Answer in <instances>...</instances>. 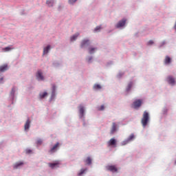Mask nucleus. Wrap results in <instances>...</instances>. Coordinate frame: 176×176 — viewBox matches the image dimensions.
<instances>
[{
    "instance_id": "nucleus-21",
    "label": "nucleus",
    "mask_w": 176,
    "mask_h": 176,
    "mask_svg": "<svg viewBox=\"0 0 176 176\" xmlns=\"http://www.w3.org/2000/svg\"><path fill=\"white\" fill-rule=\"evenodd\" d=\"M79 36V33H76L71 37V41H76V38Z\"/></svg>"
},
{
    "instance_id": "nucleus-17",
    "label": "nucleus",
    "mask_w": 176,
    "mask_h": 176,
    "mask_svg": "<svg viewBox=\"0 0 176 176\" xmlns=\"http://www.w3.org/2000/svg\"><path fill=\"white\" fill-rule=\"evenodd\" d=\"M47 92H43V93H40L39 94V98L41 100L45 98V97H47Z\"/></svg>"
},
{
    "instance_id": "nucleus-14",
    "label": "nucleus",
    "mask_w": 176,
    "mask_h": 176,
    "mask_svg": "<svg viewBox=\"0 0 176 176\" xmlns=\"http://www.w3.org/2000/svg\"><path fill=\"white\" fill-rule=\"evenodd\" d=\"M116 127H117L116 123L113 122L111 130V134H113V133L116 131Z\"/></svg>"
},
{
    "instance_id": "nucleus-15",
    "label": "nucleus",
    "mask_w": 176,
    "mask_h": 176,
    "mask_svg": "<svg viewBox=\"0 0 176 176\" xmlns=\"http://www.w3.org/2000/svg\"><path fill=\"white\" fill-rule=\"evenodd\" d=\"M5 71H8V65L0 66V72H5Z\"/></svg>"
},
{
    "instance_id": "nucleus-23",
    "label": "nucleus",
    "mask_w": 176,
    "mask_h": 176,
    "mask_svg": "<svg viewBox=\"0 0 176 176\" xmlns=\"http://www.w3.org/2000/svg\"><path fill=\"white\" fill-rule=\"evenodd\" d=\"M85 163L87 164H91V158L90 157H88L85 160Z\"/></svg>"
},
{
    "instance_id": "nucleus-12",
    "label": "nucleus",
    "mask_w": 176,
    "mask_h": 176,
    "mask_svg": "<svg viewBox=\"0 0 176 176\" xmlns=\"http://www.w3.org/2000/svg\"><path fill=\"white\" fill-rule=\"evenodd\" d=\"M21 166H24V162H16L13 165V168L14 169H17L19 167H21Z\"/></svg>"
},
{
    "instance_id": "nucleus-18",
    "label": "nucleus",
    "mask_w": 176,
    "mask_h": 176,
    "mask_svg": "<svg viewBox=\"0 0 176 176\" xmlns=\"http://www.w3.org/2000/svg\"><path fill=\"white\" fill-rule=\"evenodd\" d=\"M49 50H50V45H47L43 50V54H47L49 53Z\"/></svg>"
},
{
    "instance_id": "nucleus-6",
    "label": "nucleus",
    "mask_w": 176,
    "mask_h": 176,
    "mask_svg": "<svg viewBox=\"0 0 176 176\" xmlns=\"http://www.w3.org/2000/svg\"><path fill=\"white\" fill-rule=\"evenodd\" d=\"M36 76L38 80H45V78L43 77V74L42 73V71H41V70H38L37 72Z\"/></svg>"
},
{
    "instance_id": "nucleus-25",
    "label": "nucleus",
    "mask_w": 176,
    "mask_h": 176,
    "mask_svg": "<svg viewBox=\"0 0 176 176\" xmlns=\"http://www.w3.org/2000/svg\"><path fill=\"white\" fill-rule=\"evenodd\" d=\"M13 48L10 47H6L5 48H3V51L4 52H10V50H12Z\"/></svg>"
},
{
    "instance_id": "nucleus-1",
    "label": "nucleus",
    "mask_w": 176,
    "mask_h": 176,
    "mask_svg": "<svg viewBox=\"0 0 176 176\" xmlns=\"http://www.w3.org/2000/svg\"><path fill=\"white\" fill-rule=\"evenodd\" d=\"M148 122H149V113L147 111H144L143 113V117L141 120V123L142 124L143 127H146V125L148 124Z\"/></svg>"
},
{
    "instance_id": "nucleus-29",
    "label": "nucleus",
    "mask_w": 176,
    "mask_h": 176,
    "mask_svg": "<svg viewBox=\"0 0 176 176\" xmlns=\"http://www.w3.org/2000/svg\"><path fill=\"white\" fill-rule=\"evenodd\" d=\"M87 169H81L80 173H78V175H82L85 173V171H86Z\"/></svg>"
},
{
    "instance_id": "nucleus-8",
    "label": "nucleus",
    "mask_w": 176,
    "mask_h": 176,
    "mask_svg": "<svg viewBox=\"0 0 176 176\" xmlns=\"http://www.w3.org/2000/svg\"><path fill=\"white\" fill-rule=\"evenodd\" d=\"M90 45V40L89 39H84L81 42V47H86V46H89Z\"/></svg>"
},
{
    "instance_id": "nucleus-22",
    "label": "nucleus",
    "mask_w": 176,
    "mask_h": 176,
    "mask_svg": "<svg viewBox=\"0 0 176 176\" xmlns=\"http://www.w3.org/2000/svg\"><path fill=\"white\" fill-rule=\"evenodd\" d=\"M47 5H48V6H53V4L54 3V1L53 0H48L46 2Z\"/></svg>"
},
{
    "instance_id": "nucleus-13",
    "label": "nucleus",
    "mask_w": 176,
    "mask_h": 176,
    "mask_svg": "<svg viewBox=\"0 0 176 176\" xmlns=\"http://www.w3.org/2000/svg\"><path fill=\"white\" fill-rule=\"evenodd\" d=\"M167 80H168V82L170 83V85H174L175 83V80L171 76H168L167 78Z\"/></svg>"
},
{
    "instance_id": "nucleus-4",
    "label": "nucleus",
    "mask_w": 176,
    "mask_h": 176,
    "mask_svg": "<svg viewBox=\"0 0 176 176\" xmlns=\"http://www.w3.org/2000/svg\"><path fill=\"white\" fill-rule=\"evenodd\" d=\"M134 137L135 136L133 133L131 134L126 140H124V142H122V146L127 145V144L129 143L130 141H133V139L134 138Z\"/></svg>"
},
{
    "instance_id": "nucleus-27",
    "label": "nucleus",
    "mask_w": 176,
    "mask_h": 176,
    "mask_svg": "<svg viewBox=\"0 0 176 176\" xmlns=\"http://www.w3.org/2000/svg\"><path fill=\"white\" fill-rule=\"evenodd\" d=\"M42 142H43L42 139H38L37 141H36V144L37 145H42Z\"/></svg>"
},
{
    "instance_id": "nucleus-2",
    "label": "nucleus",
    "mask_w": 176,
    "mask_h": 176,
    "mask_svg": "<svg viewBox=\"0 0 176 176\" xmlns=\"http://www.w3.org/2000/svg\"><path fill=\"white\" fill-rule=\"evenodd\" d=\"M142 105V100H137L133 103V107L135 108V109H137V108H140Z\"/></svg>"
},
{
    "instance_id": "nucleus-16",
    "label": "nucleus",
    "mask_w": 176,
    "mask_h": 176,
    "mask_svg": "<svg viewBox=\"0 0 176 176\" xmlns=\"http://www.w3.org/2000/svg\"><path fill=\"white\" fill-rule=\"evenodd\" d=\"M31 124V121H30V119H28L25 124L24 129L25 130H28L30 129V124Z\"/></svg>"
},
{
    "instance_id": "nucleus-30",
    "label": "nucleus",
    "mask_w": 176,
    "mask_h": 176,
    "mask_svg": "<svg viewBox=\"0 0 176 176\" xmlns=\"http://www.w3.org/2000/svg\"><path fill=\"white\" fill-rule=\"evenodd\" d=\"M78 0H69V3L72 5L73 3H75Z\"/></svg>"
},
{
    "instance_id": "nucleus-10",
    "label": "nucleus",
    "mask_w": 176,
    "mask_h": 176,
    "mask_svg": "<svg viewBox=\"0 0 176 176\" xmlns=\"http://www.w3.org/2000/svg\"><path fill=\"white\" fill-rule=\"evenodd\" d=\"M108 146H116V140L115 138H111L108 142H107Z\"/></svg>"
},
{
    "instance_id": "nucleus-36",
    "label": "nucleus",
    "mask_w": 176,
    "mask_h": 176,
    "mask_svg": "<svg viewBox=\"0 0 176 176\" xmlns=\"http://www.w3.org/2000/svg\"><path fill=\"white\" fill-rule=\"evenodd\" d=\"M175 164H176V160L175 161Z\"/></svg>"
},
{
    "instance_id": "nucleus-20",
    "label": "nucleus",
    "mask_w": 176,
    "mask_h": 176,
    "mask_svg": "<svg viewBox=\"0 0 176 176\" xmlns=\"http://www.w3.org/2000/svg\"><path fill=\"white\" fill-rule=\"evenodd\" d=\"M96 50H97V48H96V47H89V54H93V53H94V52H96Z\"/></svg>"
},
{
    "instance_id": "nucleus-31",
    "label": "nucleus",
    "mask_w": 176,
    "mask_h": 176,
    "mask_svg": "<svg viewBox=\"0 0 176 176\" xmlns=\"http://www.w3.org/2000/svg\"><path fill=\"white\" fill-rule=\"evenodd\" d=\"M130 89H131V83L128 85V89L127 91L130 90Z\"/></svg>"
},
{
    "instance_id": "nucleus-33",
    "label": "nucleus",
    "mask_w": 176,
    "mask_h": 176,
    "mask_svg": "<svg viewBox=\"0 0 176 176\" xmlns=\"http://www.w3.org/2000/svg\"><path fill=\"white\" fill-rule=\"evenodd\" d=\"M31 152H32V151H31V150H27L26 151V153H31Z\"/></svg>"
},
{
    "instance_id": "nucleus-32",
    "label": "nucleus",
    "mask_w": 176,
    "mask_h": 176,
    "mask_svg": "<svg viewBox=\"0 0 176 176\" xmlns=\"http://www.w3.org/2000/svg\"><path fill=\"white\" fill-rule=\"evenodd\" d=\"M148 45H153V41L151 40L148 41Z\"/></svg>"
},
{
    "instance_id": "nucleus-3",
    "label": "nucleus",
    "mask_w": 176,
    "mask_h": 176,
    "mask_svg": "<svg viewBox=\"0 0 176 176\" xmlns=\"http://www.w3.org/2000/svg\"><path fill=\"white\" fill-rule=\"evenodd\" d=\"M58 146H60V143L57 142L55 145H54L51 149L49 151L50 153H54L57 152V149H58Z\"/></svg>"
},
{
    "instance_id": "nucleus-19",
    "label": "nucleus",
    "mask_w": 176,
    "mask_h": 176,
    "mask_svg": "<svg viewBox=\"0 0 176 176\" xmlns=\"http://www.w3.org/2000/svg\"><path fill=\"white\" fill-rule=\"evenodd\" d=\"M164 63L165 64H170V63H171V58H170L169 56H166L164 59Z\"/></svg>"
},
{
    "instance_id": "nucleus-11",
    "label": "nucleus",
    "mask_w": 176,
    "mask_h": 176,
    "mask_svg": "<svg viewBox=\"0 0 176 176\" xmlns=\"http://www.w3.org/2000/svg\"><path fill=\"white\" fill-rule=\"evenodd\" d=\"M107 168L109 171H111V173H116L118 171V168L115 166H108Z\"/></svg>"
},
{
    "instance_id": "nucleus-34",
    "label": "nucleus",
    "mask_w": 176,
    "mask_h": 176,
    "mask_svg": "<svg viewBox=\"0 0 176 176\" xmlns=\"http://www.w3.org/2000/svg\"><path fill=\"white\" fill-rule=\"evenodd\" d=\"M91 60H93V58H92V57H90V58L88 59L89 63H90V61H91Z\"/></svg>"
},
{
    "instance_id": "nucleus-28",
    "label": "nucleus",
    "mask_w": 176,
    "mask_h": 176,
    "mask_svg": "<svg viewBox=\"0 0 176 176\" xmlns=\"http://www.w3.org/2000/svg\"><path fill=\"white\" fill-rule=\"evenodd\" d=\"M101 30V26H97L95 29H94V32H98V31H100Z\"/></svg>"
},
{
    "instance_id": "nucleus-7",
    "label": "nucleus",
    "mask_w": 176,
    "mask_h": 176,
    "mask_svg": "<svg viewBox=\"0 0 176 176\" xmlns=\"http://www.w3.org/2000/svg\"><path fill=\"white\" fill-rule=\"evenodd\" d=\"M48 166L49 167H50V168H56L58 167V166H60V162L56 161L55 162L53 163H49Z\"/></svg>"
},
{
    "instance_id": "nucleus-5",
    "label": "nucleus",
    "mask_w": 176,
    "mask_h": 176,
    "mask_svg": "<svg viewBox=\"0 0 176 176\" xmlns=\"http://www.w3.org/2000/svg\"><path fill=\"white\" fill-rule=\"evenodd\" d=\"M126 19H123L122 20L120 21L117 25H116V28H121V27H124L126 25Z\"/></svg>"
},
{
    "instance_id": "nucleus-26",
    "label": "nucleus",
    "mask_w": 176,
    "mask_h": 176,
    "mask_svg": "<svg viewBox=\"0 0 176 176\" xmlns=\"http://www.w3.org/2000/svg\"><path fill=\"white\" fill-rule=\"evenodd\" d=\"M105 109V106L104 104L101 105L100 107H98V111H104Z\"/></svg>"
},
{
    "instance_id": "nucleus-9",
    "label": "nucleus",
    "mask_w": 176,
    "mask_h": 176,
    "mask_svg": "<svg viewBox=\"0 0 176 176\" xmlns=\"http://www.w3.org/2000/svg\"><path fill=\"white\" fill-rule=\"evenodd\" d=\"M79 113L80 118H83L85 116V107L82 105L79 106Z\"/></svg>"
},
{
    "instance_id": "nucleus-24",
    "label": "nucleus",
    "mask_w": 176,
    "mask_h": 176,
    "mask_svg": "<svg viewBox=\"0 0 176 176\" xmlns=\"http://www.w3.org/2000/svg\"><path fill=\"white\" fill-rule=\"evenodd\" d=\"M94 89L95 90H100V89H101V85H98V84H96L94 86Z\"/></svg>"
},
{
    "instance_id": "nucleus-35",
    "label": "nucleus",
    "mask_w": 176,
    "mask_h": 176,
    "mask_svg": "<svg viewBox=\"0 0 176 176\" xmlns=\"http://www.w3.org/2000/svg\"><path fill=\"white\" fill-rule=\"evenodd\" d=\"M2 80H3V78H0V83L2 82Z\"/></svg>"
}]
</instances>
